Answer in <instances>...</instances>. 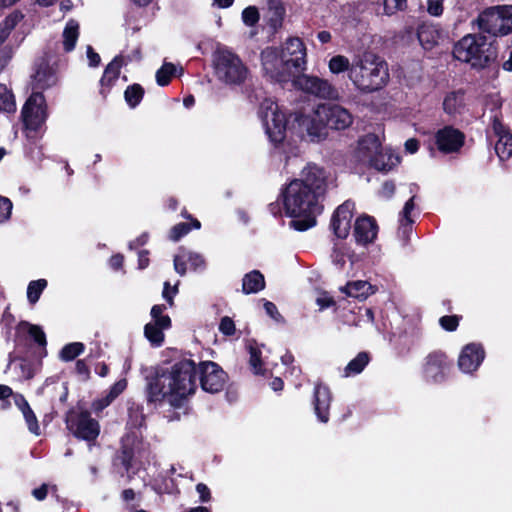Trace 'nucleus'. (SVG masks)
I'll list each match as a JSON object with an SVG mask.
<instances>
[{
    "label": "nucleus",
    "instance_id": "56",
    "mask_svg": "<svg viewBox=\"0 0 512 512\" xmlns=\"http://www.w3.org/2000/svg\"><path fill=\"white\" fill-rule=\"evenodd\" d=\"M219 331L226 336L233 335L235 333L234 321L228 316L223 317L219 324Z\"/></svg>",
    "mask_w": 512,
    "mask_h": 512
},
{
    "label": "nucleus",
    "instance_id": "50",
    "mask_svg": "<svg viewBox=\"0 0 512 512\" xmlns=\"http://www.w3.org/2000/svg\"><path fill=\"white\" fill-rule=\"evenodd\" d=\"M407 7V0H384V11L392 15L396 11L404 10Z\"/></svg>",
    "mask_w": 512,
    "mask_h": 512
},
{
    "label": "nucleus",
    "instance_id": "36",
    "mask_svg": "<svg viewBox=\"0 0 512 512\" xmlns=\"http://www.w3.org/2000/svg\"><path fill=\"white\" fill-rule=\"evenodd\" d=\"M127 387L126 379H120L109 390L108 394L93 402L92 407L95 411H101L116 399Z\"/></svg>",
    "mask_w": 512,
    "mask_h": 512
},
{
    "label": "nucleus",
    "instance_id": "59",
    "mask_svg": "<svg viewBox=\"0 0 512 512\" xmlns=\"http://www.w3.org/2000/svg\"><path fill=\"white\" fill-rule=\"evenodd\" d=\"M316 303L322 310V309H325V308H328V307L334 305V300L328 293H321L317 297Z\"/></svg>",
    "mask_w": 512,
    "mask_h": 512
},
{
    "label": "nucleus",
    "instance_id": "49",
    "mask_svg": "<svg viewBox=\"0 0 512 512\" xmlns=\"http://www.w3.org/2000/svg\"><path fill=\"white\" fill-rule=\"evenodd\" d=\"M426 11L430 16H441L444 11V0H426Z\"/></svg>",
    "mask_w": 512,
    "mask_h": 512
},
{
    "label": "nucleus",
    "instance_id": "24",
    "mask_svg": "<svg viewBox=\"0 0 512 512\" xmlns=\"http://www.w3.org/2000/svg\"><path fill=\"white\" fill-rule=\"evenodd\" d=\"M378 233V226L374 218L363 215L356 219L354 224V238L357 244L366 246L372 243Z\"/></svg>",
    "mask_w": 512,
    "mask_h": 512
},
{
    "label": "nucleus",
    "instance_id": "41",
    "mask_svg": "<svg viewBox=\"0 0 512 512\" xmlns=\"http://www.w3.org/2000/svg\"><path fill=\"white\" fill-rule=\"evenodd\" d=\"M18 331L27 332L33 338V340L39 345H46L45 333L39 326L29 324L27 322H21L18 325Z\"/></svg>",
    "mask_w": 512,
    "mask_h": 512
},
{
    "label": "nucleus",
    "instance_id": "54",
    "mask_svg": "<svg viewBox=\"0 0 512 512\" xmlns=\"http://www.w3.org/2000/svg\"><path fill=\"white\" fill-rule=\"evenodd\" d=\"M186 262L188 261L185 250H182L181 253L174 257V269L181 276L185 275L186 273Z\"/></svg>",
    "mask_w": 512,
    "mask_h": 512
},
{
    "label": "nucleus",
    "instance_id": "57",
    "mask_svg": "<svg viewBox=\"0 0 512 512\" xmlns=\"http://www.w3.org/2000/svg\"><path fill=\"white\" fill-rule=\"evenodd\" d=\"M178 288L177 285L170 287L168 282H165L163 289V298L169 303L170 306L173 305V297L177 294Z\"/></svg>",
    "mask_w": 512,
    "mask_h": 512
},
{
    "label": "nucleus",
    "instance_id": "21",
    "mask_svg": "<svg viewBox=\"0 0 512 512\" xmlns=\"http://www.w3.org/2000/svg\"><path fill=\"white\" fill-rule=\"evenodd\" d=\"M492 131L495 138V152L501 161L512 156V133L498 118L492 122Z\"/></svg>",
    "mask_w": 512,
    "mask_h": 512
},
{
    "label": "nucleus",
    "instance_id": "46",
    "mask_svg": "<svg viewBox=\"0 0 512 512\" xmlns=\"http://www.w3.org/2000/svg\"><path fill=\"white\" fill-rule=\"evenodd\" d=\"M22 19V16L18 13H11L5 20L0 24L1 33H5V38L8 37L10 32L15 28L18 22Z\"/></svg>",
    "mask_w": 512,
    "mask_h": 512
},
{
    "label": "nucleus",
    "instance_id": "1",
    "mask_svg": "<svg viewBox=\"0 0 512 512\" xmlns=\"http://www.w3.org/2000/svg\"><path fill=\"white\" fill-rule=\"evenodd\" d=\"M334 185L333 175L314 163H308L299 177L286 185L281 193L283 207L286 214L294 218L291 221L294 229L305 231L315 226L316 217L323 210L321 199Z\"/></svg>",
    "mask_w": 512,
    "mask_h": 512
},
{
    "label": "nucleus",
    "instance_id": "9",
    "mask_svg": "<svg viewBox=\"0 0 512 512\" xmlns=\"http://www.w3.org/2000/svg\"><path fill=\"white\" fill-rule=\"evenodd\" d=\"M148 458L149 451L136 434H128L122 439L121 462L126 471H130L137 465L143 466L148 462Z\"/></svg>",
    "mask_w": 512,
    "mask_h": 512
},
{
    "label": "nucleus",
    "instance_id": "33",
    "mask_svg": "<svg viewBox=\"0 0 512 512\" xmlns=\"http://www.w3.org/2000/svg\"><path fill=\"white\" fill-rule=\"evenodd\" d=\"M332 261L339 268H343L346 260H349L352 264L358 260L357 255L351 251L346 243L338 242L334 244L332 252Z\"/></svg>",
    "mask_w": 512,
    "mask_h": 512
},
{
    "label": "nucleus",
    "instance_id": "39",
    "mask_svg": "<svg viewBox=\"0 0 512 512\" xmlns=\"http://www.w3.org/2000/svg\"><path fill=\"white\" fill-rule=\"evenodd\" d=\"M369 362L368 354L365 352L359 353L354 359H352L344 369V377H351L357 375L363 371Z\"/></svg>",
    "mask_w": 512,
    "mask_h": 512
},
{
    "label": "nucleus",
    "instance_id": "30",
    "mask_svg": "<svg viewBox=\"0 0 512 512\" xmlns=\"http://www.w3.org/2000/svg\"><path fill=\"white\" fill-rule=\"evenodd\" d=\"M123 60L120 56L115 57L105 68L104 74L100 80V93L106 95L110 87L118 80Z\"/></svg>",
    "mask_w": 512,
    "mask_h": 512
},
{
    "label": "nucleus",
    "instance_id": "27",
    "mask_svg": "<svg viewBox=\"0 0 512 512\" xmlns=\"http://www.w3.org/2000/svg\"><path fill=\"white\" fill-rule=\"evenodd\" d=\"M331 392L327 386L317 384L314 389V410L319 421L326 423L329 420Z\"/></svg>",
    "mask_w": 512,
    "mask_h": 512
},
{
    "label": "nucleus",
    "instance_id": "43",
    "mask_svg": "<svg viewBox=\"0 0 512 512\" xmlns=\"http://www.w3.org/2000/svg\"><path fill=\"white\" fill-rule=\"evenodd\" d=\"M47 286V281L45 279H38L35 281H31L27 287V298L31 304H35L43 290Z\"/></svg>",
    "mask_w": 512,
    "mask_h": 512
},
{
    "label": "nucleus",
    "instance_id": "53",
    "mask_svg": "<svg viewBox=\"0 0 512 512\" xmlns=\"http://www.w3.org/2000/svg\"><path fill=\"white\" fill-rule=\"evenodd\" d=\"M262 301H263V306H264L266 314L268 316H270L277 323H283L284 322V318L279 313L276 305L274 303H272L270 301H267V300H264V299Z\"/></svg>",
    "mask_w": 512,
    "mask_h": 512
},
{
    "label": "nucleus",
    "instance_id": "52",
    "mask_svg": "<svg viewBox=\"0 0 512 512\" xmlns=\"http://www.w3.org/2000/svg\"><path fill=\"white\" fill-rule=\"evenodd\" d=\"M12 202L0 195V223L7 221L11 216Z\"/></svg>",
    "mask_w": 512,
    "mask_h": 512
},
{
    "label": "nucleus",
    "instance_id": "63",
    "mask_svg": "<svg viewBox=\"0 0 512 512\" xmlns=\"http://www.w3.org/2000/svg\"><path fill=\"white\" fill-rule=\"evenodd\" d=\"M395 192V185L393 182H385L382 185L380 194L385 198H390Z\"/></svg>",
    "mask_w": 512,
    "mask_h": 512
},
{
    "label": "nucleus",
    "instance_id": "64",
    "mask_svg": "<svg viewBox=\"0 0 512 512\" xmlns=\"http://www.w3.org/2000/svg\"><path fill=\"white\" fill-rule=\"evenodd\" d=\"M419 148V143L416 139H408L405 142V149L407 152L413 154L415 153Z\"/></svg>",
    "mask_w": 512,
    "mask_h": 512
},
{
    "label": "nucleus",
    "instance_id": "35",
    "mask_svg": "<svg viewBox=\"0 0 512 512\" xmlns=\"http://www.w3.org/2000/svg\"><path fill=\"white\" fill-rule=\"evenodd\" d=\"M15 403L17 407L21 410L29 431L35 435H39L40 427L38 425L37 418L32 409L30 408L29 404L27 403V401L21 395H18L15 397Z\"/></svg>",
    "mask_w": 512,
    "mask_h": 512
},
{
    "label": "nucleus",
    "instance_id": "8",
    "mask_svg": "<svg viewBox=\"0 0 512 512\" xmlns=\"http://www.w3.org/2000/svg\"><path fill=\"white\" fill-rule=\"evenodd\" d=\"M66 427L76 438L94 442L100 434V425L88 411L71 410L66 415Z\"/></svg>",
    "mask_w": 512,
    "mask_h": 512
},
{
    "label": "nucleus",
    "instance_id": "12",
    "mask_svg": "<svg viewBox=\"0 0 512 512\" xmlns=\"http://www.w3.org/2000/svg\"><path fill=\"white\" fill-rule=\"evenodd\" d=\"M23 122L27 129L37 130L47 118L46 101L41 92H33L22 109Z\"/></svg>",
    "mask_w": 512,
    "mask_h": 512
},
{
    "label": "nucleus",
    "instance_id": "4",
    "mask_svg": "<svg viewBox=\"0 0 512 512\" xmlns=\"http://www.w3.org/2000/svg\"><path fill=\"white\" fill-rule=\"evenodd\" d=\"M454 57L474 68H484L497 57L494 45L481 34H467L454 46Z\"/></svg>",
    "mask_w": 512,
    "mask_h": 512
},
{
    "label": "nucleus",
    "instance_id": "14",
    "mask_svg": "<svg viewBox=\"0 0 512 512\" xmlns=\"http://www.w3.org/2000/svg\"><path fill=\"white\" fill-rule=\"evenodd\" d=\"M166 307L164 305H154L151 309L152 320L144 327V334L147 340L153 346H161L164 341V330L171 326V319L163 314Z\"/></svg>",
    "mask_w": 512,
    "mask_h": 512
},
{
    "label": "nucleus",
    "instance_id": "51",
    "mask_svg": "<svg viewBox=\"0 0 512 512\" xmlns=\"http://www.w3.org/2000/svg\"><path fill=\"white\" fill-rule=\"evenodd\" d=\"M191 230V226L187 223H178L170 231V239L172 241H178L180 238L185 236Z\"/></svg>",
    "mask_w": 512,
    "mask_h": 512
},
{
    "label": "nucleus",
    "instance_id": "18",
    "mask_svg": "<svg viewBox=\"0 0 512 512\" xmlns=\"http://www.w3.org/2000/svg\"><path fill=\"white\" fill-rule=\"evenodd\" d=\"M355 203L347 200L337 207L331 219V227L338 238H346L351 229L354 217Z\"/></svg>",
    "mask_w": 512,
    "mask_h": 512
},
{
    "label": "nucleus",
    "instance_id": "11",
    "mask_svg": "<svg viewBox=\"0 0 512 512\" xmlns=\"http://www.w3.org/2000/svg\"><path fill=\"white\" fill-rule=\"evenodd\" d=\"M325 113L320 111V104L309 111L296 115L295 121L302 135L306 134L311 141H319L326 137Z\"/></svg>",
    "mask_w": 512,
    "mask_h": 512
},
{
    "label": "nucleus",
    "instance_id": "31",
    "mask_svg": "<svg viewBox=\"0 0 512 512\" xmlns=\"http://www.w3.org/2000/svg\"><path fill=\"white\" fill-rule=\"evenodd\" d=\"M399 162L400 158L398 155L394 154L391 150L381 149L370 166L379 171H389L397 166Z\"/></svg>",
    "mask_w": 512,
    "mask_h": 512
},
{
    "label": "nucleus",
    "instance_id": "32",
    "mask_svg": "<svg viewBox=\"0 0 512 512\" xmlns=\"http://www.w3.org/2000/svg\"><path fill=\"white\" fill-rule=\"evenodd\" d=\"M341 291L346 293L349 297H354L360 300H364L374 293L372 285L369 282L362 280L347 283L346 286L341 288Z\"/></svg>",
    "mask_w": 512,
    "mask_h": 512
},
{
    "label": "nucleus",
    "instance_id": "55",
    "mask_svg": "<svg viewBox=\"0 0 512 512\" xmlns=\"http://www.w3.org/2000/svg\"><path fill=\"white\" fill-rule=\"evenodd\" d=\"M439 323L446 331H454L459 325V318L455 315L443 316L439 319Z\"/></svg>",
    "mask_w": 512,
    "mask_h": 512
},
{
    "label": "nucleus",
    "instance_id": "20",
    "mask_svg": "<svg viewBox=\"0 0 512 512\" xmlns=\"http://www.w3.org/2000/svg\"><path fill=\"white\" fill-rule=\"evenodd\" d=\"M464 134L451 126L439 129L435 134V143L443 153L457 152L464 144Z\"/></svg>",
    "mask_w": 512,
    "mask_h": 512
},
{
    "label": "nucleus",
    "instance_id": "2",
    "mask_svg": "<svg viewBox=\"0 0 512 512\" xmlns=\"http://www.w3.org/2000/svg\"><path fill=\"white\" fill-rule=\"evenodd\" d=\"M196 367L190 359L175 363L169 371L152 378L147 385L150 402L166 400L172 406H179L196 389Z\"/></svg>",
    "mask_w": 512,
    "mask_h": 512
},
{
    "label": "nucleus",
    "instance_id": "60",
    "mask_svg": "<svg viewBox=\"0 0 512 512\" xmlns=\"http://www.w3.org/2000/svg\"><path fill=\"white\" fill-rule=\"evenodd\" d=\"M269 8L274 11V15L277 18V21L282 19L284 14V8L282 7L279 0H268Z\"/></svg>",
    "mask_w": 512,
    "mask_h": 512
},
{
    "label": "nucleus",
    "instance_id": "47",
    "mask_svg": "<svg viewBox=\"0 0 512 512\" xmlns=\"http://www.w3.org/2000/svg\"><path fill=\"white\" fill-rule=\"evenodd\" d=\"M242 20L247 26H254L259 21V12L255 6H249L242 12Z\"/></svg>",
    "mask_w": 512,
    "mask_h": 512
},
{
    "label": "nucleus",
    "instance_id": "6",
    "mask_svg": "<svg viewBox=\"0 0 512 512\" xmlns=\"http://www.w3.org/2000/svg\"><path fill=\"white\" fill-rule=\"evenodd\" d=\"M478 28L492 35H507L512 31V6L491 7L479 14Z\"/></svg>",
    "mask_w": 512,
    "mask_h": 512
},
{
    "label": "nucleus",
    "instance_id": "13",
    "mask_svg": "<svg viewBox=\"0 0 512 512\" xmlns=\"http://www.w3.org/2000/svg\"><path fill=\"white\" fill-rule=\"evenodd\" d=\"M294 84L301 91L318 98L336 100L339 97L338 90L327 79L317 76L301 75Z\"/></svg>",
    "mask_w": 512,
    "mask_h": 512
},
{
    "label": "nucleus",
    "instance_id": "16",
    "mask_svg": "<svg viewBox=\"0 0 512 512\" xmlns=\"http://www.w3.org/2000/svg\"><path fill=\"white\" fill-rule=\"evenodd\" d=\"M450 364L445 354L432 352L424 359L422 373L427 382L441 383L445 380Z\"/></svg>",
    "mask_w": 512,
    "mask_h": 512
},
{
    "label": "nucleus",
    "instance_id": "23",
    "mask_svg": "<svg viewBox=\"0 0 512 512\" xmlns=\"http://www.w3.org/2000/svg\"><path fill=\"white\" fill-rule=\"evenodd\" d=\"M381 149L379 137L375 134H367L358 141L354 157L358 162L370 166Z\"/></svg>",
    "mask_w": 512,
    "mask_h": 512
},
{
    "label": "nucleus",
    "instance_id": "37",
    "mask_svg": "<svg viewBox=\"0 0 512 512\" xmlns=\"http://www.w3.org/2000/svg\"><path fill=\"white\" fill-rule=\"evenodd\" d=\"M464 93L461 91H453L448 93L443 101L444 111L450 115L460 113L464 108Z\"/></svg>",
    "mask_w": 512,
    "mask_h": 512
},
{
    "label": "nucleus",
    "instance_id": "44",
    "mask_svg": "<svg viewBox=\"0 0 512 512\" xmlns=\"http://www.w3.org/2000/svg\"><path fill=\"white\" fill-rule=\"evenodd\" d=\"M143 88L138 84L128 86L125 90L124 96L127 104L134 108L136 107L143 98Z\"/></svg>",
    "mask_w": 512,
    "mask_h": 512
},
{
    "label": "nucleus",
    "instance_id": "45",
    "mask_svg": "<svg viewBox=\"0 0 512 512\" xmlns=\"http://www.w3.org/2000/svg\"><path fill=\"white\" fill-rule=\"evenodd\" d=\"M177 68L172 63H164L156 72V81L158 85L165 86L170 82V79L175 75Z\"/></svg>",
    "mask_w": 512,
    "mask_h": 512
},
{
    "label": "nucleus",
    "instance_id": "34",
    "mask_svg": "<svg viewBox=\"0 0 512 512\" xmlns=\"http://www.w3.org/2000/svg\"><path fill=\"white\" fill-rule=\"evenodd\" d=\"M264 287V276L258 270H253L243 277L242 290L245 294L257 293L263 290Z\"/></svg>",
    "mask_w": 512,
    "mask_h": 512
},
{
    "label": "nucleus",
    "instance_id": "15",
    "mask_svg": "<svg viewBox=\"0 0 512 512\" xmlns=\"http://www.w3.org/2000/svg\"><path fill=\"white\" fill-rule=\"evenodd\" d=\"M200 383L204 391L209 393H218L223 390L227 375L221 367L211 361L200 364Z\"/></svg>",
    "mask_w": 512,
    "mask_h": 512
},
{
    "label": "nucleus",
    "instance_id": "62",
    "mask_svg": "<svg viewBox=\"0 0 512 512\" xmlns=\"http://www.w3.org/2000/svg\"><path fill=\"white\" fill-rule=\"evenodd\" d=\"M87 58L91 67H96L100 64V56L91 46H87Z\"/></svg>",
    "mask_w": 512,
    "mask_h": 512
},
{
    "label": "nucleus",
    "instance_id": "42",
    "mask_svg": "<svg viewBox=\"0 0 512 512\" xmlns=\"http://www.w3.org/2000/svg\"><path fill=\"white\" fill-rule=\"evenodd\" d=\"M85 346L81 342H73L65 345L60 351V358L63 361H72L81 353H83Z\"/></svg>",
    "mask_w": 512,
    "mask_h": 512
},
{
    "label": "nucleus",
    "instance_id": "3",
    "mask_svg": "<svg viewBox=\"0 0 512 512\" xmlns=\"http://www.w3.org/2000/svg\"><path fill=\"white\" fill-rule=\"evenodd\" d=\"M349 79L360 91L380 90L389 80L387 63L378 55L365 52L352 62Z\"/></svg>",
    "mask_w": 512,
    "mask_h": 512
},
{
    "label": "nucleus",
    "instance_id": "10",
    "mask_svg": "<svg viewBox=\"0 0 512 512\" xmlns=\"http://www.w3.org/2000/svg\"><path fill=\"white\" fill-rule=\"evenodd\" d=\"M261 61L265 73L276 81H285L291 74L289 61L281 50L268 47L261 53Z\"/></svg>",
    "mask_w": 512,
    "mask_h": 512
},
{
    "label": "nucleus",
    "instance_id": "40",
    "mask_svg": "<svg viewBox=\"0 0 512 512\" xmlns=\"http://www.w3.org/2000/svg\"><path fill=\"white\" fill-rule=\"evenodd\" d=\"M352 68V63L350 60L344 55H334L328 61V69L330 73L334 75H338L344 72H348L350 74V69Z\"/></svg>",
    "mask_w": 512,
    "mask_h": 512
},
{
    "label": "nucleus",
    "instance_id": "19",
    "mask_svg": "<svg viewBox=\"0 0 512 512\" xmlns=\"http://www.w3.org/2000/svg\"><path fill=\"white\" fill-rule=\"evenodd\" d=\"M58 78L55 69L46 59H40L35 63L34 72L31 75L33 92H40L57 84Z\"/></svg>",
    "mask_w": 512,
    "mask_h": 512
},
{
    "label": "nucleus",
    "instance_id": "5",
    "mask_svg": "<svg viewBox=\"0 0 512 512\" xmlns=\"http://www.w3.org/2000/svg\"><path fill=\"white\" fill-rule=\"evenodd\" d=\"M214 69L217 78L230 85L241 84L248 70L241 59L233 52L219 49L214 55Z\"/></svg>",
    "mask_w": 512,
    "mask_h": 512
},
{
    "label": "nucleus",
    "instance_id": "29",
    "mask_svg": "<svg viewBox=\"0 0 512 512\" xmlns=\"http://www.w3.org/2000/svg\"><path fill=\"white\" fill-rule=\"evenodd\" d=\"M247 350L250 354L249 363L255 374L264 375L267 372V363L263 357L264 345H259L256 341L247 342Z\"/></svg>",
    "mask_w": 512,
    "mask_h": 512
},
{
    "label": "nucleus",
    "instance_id": "48",
    "mask_svg": "<svg viewBox=\"0 0 512 512\" xmlns=\"http://www.w3.org/2000/svg\"><path fill=\"white\" fill-rule=\"evenodd\" d=\"M187 261L193 270H204L206 268V261L203 255L191 251H186Z\"/></svg>",
    "mask_w": 512,
    "mask_h": 512
},
{
    "label": "nucleus",
    "instance_id": "22",
    "mask_svg": "<svg viewBox=\"0 0 512 512\" xmlns=\"http://www.w3.org/2000/svg\"><path fill=\"white\" fill-rule=\"evenodd\" d=\"M485 358V351L480 344H467L458 358V366L464 373L470 374L476 371Z\"/></svg>",
    "mask_w": 512,
    "mask_h": 512
},
{
    "label": "nucleus",
    "instance_id": "26",
    "mask_svg": "<svg viewBox=\"0 0 512 512\" xmlns=\"http://www.w3.org/2000/svg\"><path fill=\"white\" fill-rule=\"evenodd\" d=\"M291 68H301L306 62V48L299 38H290L281 49Z\"/></svg>",
    "mask_w": 512,
    "mask_h": 512
},
{
    "label": "nucleus",
    "instance_id": "61",
    "mask_svg": "<svg viewBox=\"0 0 512 512\" xmlns=\"http://www.w3.org/2000/svg\"><path fill=\"white\" fill-rule=\"evenodd\" d=\"M1 100H2L4 110H6L8 112L15 110V102H14L12 94H10V93L3 94L1 96Z\"/></svg>",
    "mask_w": 512,
    "mask_h": 512
},
{
    "label": "nucleus",
    "instance_id": "58",
    "mask_svg": "<svg viewBox=\"0 0 512 512\" xmlns=\"http://www.w3.org/2000/svg\"><path fill=\"white\" fill-rule=\"evenodd\" d=\"M196 491L199 495V499L203 503H207L211 499V492L207 485L204 483H198L196 485Z\"/></svg>",
    "mask_w": 512,
    "mask_h": 512
},
{
    "label": "nucleus",
    "instance_id": "17",
    "mask_svg": "<svg viewBox=\"0 0 512 512\" xmlns=\"http://www.w3.org/2000/svg\"><path fill=\"white\" fill-rule=\"evenodd\" d=\"M320 111L325 113L326 128L344 130L353 123L352 114L338 104H320Z\"/></svg>",
    "mask_w": 512,
    "mask_h": 512
},
{
    "label": "nucleus",
    "instance_id": "38",
    "mask_svg": "<svg viewBox=\"0 0 512 512\" xmlns=\"http://www.w3.org/2000/svg\"><path fill=\"white\" fill-rule=\"evenodd\" d=\"M79 36V24L70 20L63 31V47L66 52H70L75 48Z\"/></svg>",
    "mask_w": 512,
    "mask_h": 512
},
{
    "label": "nucleus",
    "instance_id": "7",
    "mask_svg": "<svg viewBox=\"0 0 512 512\" xmlns=\"http://www.w3.org/2000/svg\"><path fill=\"white\" fill-rule=\"evenodd\" d=\"M259 116L270 141L274 144L281 143L285 138L287 121L278 104L271 99H265L261 103Z\"/></svg>",
    "mask_w": 512,
    "mask_h": 512
},
{
    "label": "nucleus",
    "instance_id": "25",
    "mask_svg": "<svg viewBox=\"0 0 512 512\" xmlns=\"http://www.w3.org/2000/svg\"><path fill=\"white\" fill-rule=\"evenodd\" d=\"M418 190V186L416 184L409 185V191L413 195L406 201L402 211L399 214V236L404 240L408 238V236L412 233V224L414 223V219L412 217V212L415 210V193Z\"/></svg>",
    "mask_w": 512,
    "mask_h": 512
},
{
    "label": "nucleus",
    "instance_id": "28",
    "mask_svg": "<svg viewBox=\"0 0 512 512\" xmlns=\"http://www.w3.org/2000/svg\"><path fill=\"white\" fill-rule=\"evenodd\" d=\"M418 40L425 50H431L437 46L442 39V30L438 25L423 23L418 28Z\"/></svg>",
    "mask_w": 512,
    "mask_h": 512
}]
</instances>
